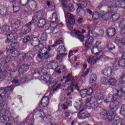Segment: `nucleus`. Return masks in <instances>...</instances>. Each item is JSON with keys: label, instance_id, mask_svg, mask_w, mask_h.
Masks as SVG:
<instances>
[{"label": "nucleus", "instance_id": "1", "mask_svg": "<svg viewBox=\"0 0 125 125\" xmlns=\"http://www.w3.org/2000/svg\"><path fill=\"white\" fill-rule=\"evenodd\" d=\"M72 74L69 73L67 76H63V79L65 80V82L67 83V84H70V87H67L66 88H63V92H65V95L69 96L71 95V92H74V89H77V90H80L79 88V85H78L76 80L73 79L71 78Z\"/></svg>", "mask_w": 125, "mask_h": 125}, {"label": "nucleus", "instance_id": "2", "mask_svg": "<svg viewBox=\"0 0 125 125\" xmlns=\"http://www.w3.org/2000/svg\"><path fill=\"white\" fill-rule=\"evenodd\" d=\"M110 0H104V2H107V10H108V14L109 13H114L117 11V7L120 8H125V0H122V1H112Z\"/></svg>", "mask_w": 125, "mask_h": 125}, {"label": "nucleus", "instance_id": "3", "mask_svg": "<svg viewBox=\"0 0 125 125\" xmlns=\"http://www.w3.org/2000/svg\"><path fill=\"white\" fill-rule=\"evenodd\" d=\"M103 99V95L99 94L97 96V99L95 97H92L90 99H87L85 102L84 106L89 107L91 104H94V106H98L101 104V102L98 103V101Z\"/></svg>", "mask_w": 125, "mask_h": 125}, {"label": "nucleus", "instance_id": "4", "mask_svg": "<svg viewBox=\"0 0 125 125\" xmlns=\"http://www.w3.org/2000/svg\"><path fill=\"white\" fill-rule=\"evenodd\" d=\"M104 103H110L111 102L110 105V109L114 108L112 106H114V107L120 106V102L118 100V96L116 95H113V96L111 95H109L104 100Z\"/></svg>", "mask_w": 125, "mask_h": 125}, {"label": "nucleus", "instance_id": "5", "mask_svg": "<svg viewBox=\"0 0 125 125\" xmlns=\"http://www.w3.org/2000/svg\"><path fill=\"white\" fill-rule=\"evenodd\" d=\"M112 13H113L109 14V10H107V12L103 16L102 19L103 20H109L111 21V22H115V21H117L121 16L119 14L112 15Z\"/></svg>", "mask_w": 125, "mask_h": 125}, {"label": "nucleus", "instance_id": "6", "mask_svg": "<svg viewBox=\"0 0 125 125\" xmlns=\"http://www.w3.org/2000/svg\"><path fill=\"white\" fill-rule=\"evenodd\" d=\"M9 99V97L6 94V90L3 88H0V111L3 109L4 105L2 104V102H4V100Z\"/></svg>", "mask_w": 125, "mask_h": 125}, {"label": "nucleus", "instance_id": "7", "mask_svg": "<svg viewBox=\"0 0 125 125\" xmlns=\"http://www.w3.org/2000/svg\"><path fill=\"white\" fill-rule=\"evenodd\" d=\"M36 21V20L32 19L30 22L27 23L26 25L22 28L21 33L19 34V37H22V36H24V35L29 33L31 29V25L32 24H33V23H35Z\"/></svg>", "mask_w": 125, "mask_h": 125}, {"label": "nucleus", "instance_id": "8", "mask_svg": "<svg viewBox=\"0 0 125 125\" xmlns=\"http://www.w3.org/2000/svg\"><path fill=\"white\" fill-rule=\"evenodd\" d=\"M87 108L85 105L83 106V109H81L80 111L78 113V117L79 119H86V118H90V114L88 113L87 112H83V111H85Z\"/></svg>", "mask_w": 125, "mask_h": 125}, {"label": "nucleus", "instance_id": "9", "mask_svg": "<svg viewBox=\"0 0 125 125\" xmlns=\"http://www.w3.org/2000/svg\"><path fill=\"white\" fill-rule=\"evenodd\" d=\"M39 28H45L46 30H48L50 27V24L47 23L45 19H41L37 23Z\"/></svg>", "mask_w": 125, "mask_h": 125}, {"label": "nucleus", "instance_id": "10", "mask_svg": "<svg viewBox=\"0 0 125 125\" xmlns=\"http://www.w3.org/2000/svg\"><path fill=\"white\" fill-rule=\"evenodd\" d=\"M88 3V2H87V1H84L82 2L81 4H77V13H80V14H84V11L83 9L84 8V7H86Z\"/></svg>", "mask_w": 125, "mask_h": 125}, {"label": "nucleus", "instance_id": "11", "mask_svg": "<svg viewBox=\"0 0 125 125\" xmlns=\"http://www.w3.org/2000/svg\"><path fill=\"white\" fill-rule=\"evenodd\" d=\"M41 80L45 82L46 83H49V84H51V83H54L52 79L50 77V76H49V75H47V73H45L43 75H42Z\"/></svg>", "mask_w": 125, "mask_h": 125}, {"label": "nucleus", "instance_id": "12", "mask_svg": "<svg viewBox=\"0 0 125 125\" xmlns=\"http://www.w3.org/2000/svg\"><path fill=\"white\" fill-rule=\"evenodd\" d=\"M113 110H114V107L110 108V110L108 111V113L106 116V119H107V120L109 122H112V121H114V119H115L116 111Z\"/></svg>", "mask_w": 125, "mask_h": 125}, {"label": "nucleus", "instance_id": "13", "mask_svg": "<svg viewBox=\"0 0 125 125\" xmlns=\"http://www.w3.org/2000/svg\"><path fill=\"white\" fill-rule=\"evenodd\" d=\"M65 19L68 20V21L71 25L75 23V16L71 13H67L66 15H65Z\"/></svg>", "mask_w": 125, "mask_h": 125}, {"label": "nucleus", "instance_id": "14", "mask_svg": "<svg viewBox=\"0 0 125 125\" xmlns=\"http://www.w3.org/2000/svg\"><path fill=\"white\" fill-rule=\"evenodd\" d=\"M99 59H100V58H97L95 56H90L88 58L87 61L88 64L94 65V64H95L97 61L99 60Z\"/></svg>", "mask_w": 125, "mask_h": 125}, {"label": "nucleus", "instance_id": "15", "mask_svg": "<svg viewBox=\"0 0 125 125\" xmlns=\"http://www.w3.org/2000/svg\"><path fill=\"white\" fill-rule=\"evenodd\" d=\"M29 65L27 64H21V67L19 69V74H23V73H26L27 71H29Z\"/></svg>", "mask_w": 125, "mask_h": 125}, {"label": "nucleus", "instance_id": "16", "mask_svg": "<svg viewBox=\"0 0 125 125\" xmlns=\"http://www.w3.org/2000/svg\"><path fill=\"white\" fill-rule=\"evenodd\" d=\"M74 34H75L76 39L80 40V42H84V36L81 34V31H80V30H75Z\"/></svg>", "mask_w": 125, "mask_h": 125}, {"label": "nucleus", "instance_id": "17", "mask_svg": "<svg viewBox=\"0 0 125 125\" xmlns=\"http://www.w3.org/2000/svg\"><path fill=\"white\" fill-rule=\"evenodd\" d=\"M21 24V21L18 19H15L12 21V27L13 29H17Z\"/></svg>", "mask_w": 125, "mask_h": 125}, {"label": "nucleus", "instance_id": "18", "mask_svg": "<svg viewBox=\"0 0 125 125\" xmlns=\"http://www.w3.org/2000/svg\"><path fill=\"white\" fill-rule=\"evenodd\" d=\"M29 117L27 116L24 121H23L21 125H33L35 122L34 118H32L31 120H29Z\"/></svg>", "mask_w": 125, "mask_h": 125}, {"label": "nucleus", "instance_id": "19", "mask_svg": "<svg viewBox=\"0 0 125 125\" xmlns=\"http://www.w3.org/2000/svg\"><path fill=\"white\" fill-rule=\"evenodd\" d=\"M66 67L63 65H60L56 67V73L60 74L61 73H65L66 72Z\"/></svg>", "mask_w": 125, "mask_h": 125}, {"label": "nucleus", "instance_id": "20", "mask_svg": "<svg viewBox=\"0 0 125 125\" xmlns=\"http://www.w3.org/2000/svg\"><path fill=\"white\" fill-rule=\"evenodd\" d=\"M7 37L11 41V42H13L16 40L15 37H17V33L15 31H13L9 34Z\"/></svg>", "mask_w": 125, "mask_h": 125}, {"label": "nucleus", "instance_id": "21", "mask_svg": "<svg viewBox=\"0 0 125 125\" xmlns=\"http://www.w3.org/2000/svg\"><path fill=\"white\" fill-rule=\"evenodd\" d=\"M83 69H82V76L83 78H84L88 75V73H89V69H86V67H87V65H86V64H83Z\"/></svg>", "mask_w": 125, "mask_h": 125}, {"label": "nucleus", "instance_id": "22", "mask_svg": "<svg viewBox=\"0 0 125 125\" xmlns=\"http://www.w3.org/2000/svg\"><path fill=\"white\" fill-rule=\"evenodd\" d=\"M8 122H9V117L6 115H2L0 118V123H1V124H7Z\"/></svg>", "mask_w": 125, "mask_h": 125}, {"label": "nucleus", "instance_id": "23", "mask_svg": "<svg viewBox=\"0 0 125 125\" xmlns=\"http://www.w3.org/2000/svg\"><path fill=\"white\" fill-rule=\"evenodd\" d=\"M49 99L48 97H45L42 99V105L43 107H47Z\"/></svg>", "mask_w": 125, "mask_h": 125}, {"label": "nucleus", "instance_id": "24", "mask_svg": "<svg viewBox=\"0 0 125 125\" xmlns=\"http://www.w3.org/2000/svg\"><path fill=\"white\" fill-rule=\"evenodd\" d=\"M106 34L108 37H114L116 34V29L114 28H109Z\"/></svg>", "mask_w": 125, "mask_h": 125}, {"label": "nucleus", "instance_id": "25", "mask_svg": "<svg viewBox=\"0 0 125 125\" xmlns=\"http://www.w3.org/2000/svg\"><path fill=\"white\" fill-rule=\"evenodd\" d=\"M103 74L104 76L110 77L112 75V68L111 67H107L104 70Z\"/></svg>", "mask_w": 125, "mask_h": 125}, {"label": "nucleus", "instance_id": "26", "mask_svg": "<svg viewBox=\"0 0 125 125\" xmlns=\"http://www.w3.org/2000/svg\"><path fill=\"white\" fill-rule=\"evenodd\" d=\"M83 99L79 100L77 101V102L75 103V106H76V109L80 110L82 106L83 105Z\"/></svg>", "mask_w": 125, "mask_h": 125}, {"label": "nucleus", "instance_id": "27", "mask_svg": "<svg viewBox=\"0 0 125 125\" xmlns=\"http://www.w3.org/2000/svg\"><path fill=\"white\" fill-rule=\"evenodd\" d=\"M35 111L37 114H39L40 118H43V120H46L47 119L46 117L44 116V112H43V110L39 109L37 111V109H36Z\"/></svg>", "mask_w": 125, "mask_h": 125}, {"label": "nucleus", "instance_id": "28", "mask_svg": "<svg viewBox=\"0 0 125 125\" xmlns=\"http://www.w3.org/2000/svg\"><path fill=\"white\" fill-rule=\"evenodd\" d=\"M32 40L31 44H32L33 46H37L39 45V43H40V40L37 37L32 38Z\"/></svg>", "mask_w": 125, "mask_h": 125}, {"label": "nucleus", "instance_id": "29", "mask_svg": "<svg viewBox=\"0 0 125 125\" xmlns=\"http://www.w3.org/2000/svg\"><path fill=\"white\" fill-rule=\"evenodd\" d=\"M13 7V12L16 13V12H18L20 10V4L19 3H15L14 4Z\"/></svg>", "mask_w": 125, "mask_h": 125}, {"label": "nucleus", "instance_id": "30", "mask_svg": "<svg viewBox=\"0 0 125 125\" xmlns=\"http://www.w3.org/2000/svg\"><path fill=\"white\" fill-rule=\"evenodd\" d=\"M93 37H90L85 42V46H86V47H88V46L93 42Z\"/></svg>", "mask_w": 125, "mask_h": 125}, {"label": "nucleus", "instance_id": "31", "mask_svg": "<svg viewBox=\"0 0 125 125\" xmlns=\"http://www.w3.org/2000/svg\"><path fill=\"white\" fill-rule=\"evenodd\" d=\"M118 66L119 67H125V58L121 57L118 61Z\"/></svg>", "mask_w": 125, "mask_h": 125}, {"label": "nucleus", "instance_id": "32", "mask_svg": "<svg viewBox=\"0 0 125 125\" xmlns=\"http://www.w3.org/2000/svg\"><path fill=\"white\" fill-rule=\"evenodd\" d=\"M96 81H97V76H96V75L94 74H91L89 81L90 83H95Z\"/></svg>", "mask_w": 125, "mask_h": 125}, {"label": "nucleus", "instance_id": "33", "mask_svg": "<svg viewBox=\"0 0 125 125\" xmlns=\"http://www.w3.org/2000/svg\"><path fill=\"white\" fill-rule=\"evenodd\" d=\"M10 61H11V57L9 56L1 60V62L2 63V64H5V63H9Z\"/></svg>", "mask_w": 125, "mask_h": 125}, {"label": "nucleus", "instance_id": "34", "mask_svg": "<svg viewBox=\"0 0 125 125\" xmlns=\"http://www.w3.org/2000/svg\"><path fill=\"white\" fill-rule=\"evenodd\" d=\"M0 14L2 16H6L8 14V12L7 11V9L5 7H3L0 10Z\"/></svg>", "mask_w": 125, "mask_h": 125}, {"label": "nucleus", "instance_id": "35", "mask_svg": "<svg viewBox=\"0 0 125 125\" xmlns=\"http://www.w3.org/2000/svg\"><path fill=\"white\" fill-rule=\"evenodd\" d=\"M42 16V11H39L37 13H36L33 17V19H35V20H36V21L38 20V17L39 18H41Z\"/></svg>", "mask_w": 125, "mask_h": 125}, {"label": "nucleus", "instance_id": "36", "mask_svg": "<svg viewBox=\"0 0 125 125\" xmlns=\"http://www.w3.org/2000/svg\"><path fill=\"white\" fill-rule=\"evenodd\" d=\"M107 115L108 114L107 113V111L105 110H102L100 113V116L103 119H104V120H106V119H107Z\"/></svg>", "mask_w": 125, "mask_h": 125}, {"label": "nucleus", "instance_id": "37", "mask_svg": "<svg viewBox=\"0 0 125 125\" xmlns=\"http://www.w3.org/2000/svg\"><path fill=\"white\" fill-rule=\"evenodd\" d=\"M10 30V28L8 25H4L2 28V32L4 33L5 35H6L7 33H8Z\"/></svg>", "mask_w": 125, "mask_h": 125}, {"label": "nucleus", "instance_id": "38", "mask_svg": "<svg viewBox=\"0 0 125 125\" xmlns=\"http://www.w3.org/2000/svg\"><path fill=\"white\" fill-rule=\"evenodd\" d=\"M100 17V15H99V13L98 12L95 11L93 14L92 16V18L93 20H98Z\"/></svg>", "mask_w": 125, "mask_h": 125}, {"label": "nucleus", "instance_id": "39", "mask_svg": "<svg viewBox=\"0 0 125 125\" xmlns=\"http://www.w3.org/2000/svg\"><path fill=\"white\" fill-rule=\"evenodd\" d=\"M91 52L93 54H95V55H99V54L101 53V51L98 52V49L96 47L91 49Z\"/></svg>", "mask_w": 125, "mask_h": 125}, {"label": "nucleus", "instance_id": "40", "mask_svg": "<svg viewBox=\"0 0 125 125\" xmlns=\"http://www.w3.org/2000/svg\"><path fill=\"white\" fill-rule=\"evenodd\" d=\"M80 96L83 98H85V97L87 96V94H86V90L85 89L80 90Z\"/></svg>", "mask_w": 125, "mask_h": 125}, {"label": "nucleus", "instance_id": "41", "mask_svg": "<svg viewBox=\"0 0 125 125\" xmlns=\"http://www.w3.org/2000/svg\"><path fill=\"white\" fill-rule=\"evenodd\" d=\"M58 52H59V53H60V52L63 53L66 51V48H65L64 46L61 45L58 48Z\"/></svg>", "mask_w": 125, "mask_h": 125}, {"label": "nucleus", "instance_id": "42", "mask_svg": "<svg viewBox=\"0 0 125 125\" xmlns=\"http://www.w3.org/2000/svg\"><path fill=\"white\" fill-rule=\"evenodd\" d=\"M65 56H67V53H61L57 56V59L58 60H61L63 59L64 57H65Z\"/></svg>", "mask_w": 125, "mask_h": 125}, {"label": "nucleus", "instance_id": "43", "mask_svg": "<svg viewBox=\"0 0 125 125\" xmlns=\"http://www.w3.org/2000/svg\"><path fill=\"white\" fill-rule=\"evenodd\" d=\"M35 57V54L32 52H29L27 54V57L29 60H32V59Z\"/></svg>", "mask_w": 125, "mask_h": 125}, {"label": "nucleus", "instance_id": "44", "mask_svg": "<svg viewBox=\"0 0 125 125\" xmlns=\"http://www.w3.org/2000/svg\"><path fill=\"white\" fill-rule=\"evenodd\" d=\"M107 48L109 50H113V49H115V46L112 44V43H108L106 44Z\"/></svg>", "mask_w": 125, "mask_h": 125}, {"label": "nucleus", "instance_id": "45", "mask_svg": "<svg viewBox=\"0 0 125 125\" xmlns=\"http://www.w3.org/2000/svg\"><path fill=\"white\" fill-rule=\"evenodd\" d=\"M29 2L28 0H20V3L22 6L27 5Z\"/></svg>", "mask_w": 125, "mask_h": 125}, {"label": "nucleus", "instance_id": "46", "mask_svg": "<svg viewBox=\"0 0 125 125\" xmlns=\"http://www.w3.org/2000/svg\"><path fill=\"white\" fill-rule=\"evenodd\" d=\"M109 84L110 85H115V83H117V80L111 78L109 80Z\"/></svg>", "mask_w": 125, "mask_h": 125}, {"label": "nucleus", "instance_id": "47", "mask_svg": "<svg viewBox=\"0 0 125 125\" xmlns=\"http://www.w3.org/2000/svg\"><path fill=\"white\" fill-rule=\"evenodd\" d=\"M85 90H86L87 95H91L92 92H93V90L91 87H90L88 89H85Z\"/></svg>", "mask_w": 125, "mask_h": 125}, {"label": "nucleus", "instance_id": "48", "mask_svg": "<svg viewBox=\"0 0 125 125\" xmlns=\"http://www.w3.org/2000/svg\"><path fill=\"white\" fill-rule=\"evenodd\" d=\"M120 114L124 116V117H125V104L122 105V109L120 111Z\"/></svg>", "mask_w": 125, "mask_h": 125}, {"label": "nucleus", "instance_id": "49", "mask_svg": "<svg viewBox=\"0 0 125 125\" xmlns=\"http://www.w3.org/2000/svg\"><path fill=\"white\" fill-rule=\"evenodd\" d=\"M41 41L44 42V41H46L47 40V34L46 33H43L42 35L41 38Z\"/></svg>", "mask_w": 125, "mask_h": 125}, {"label": "nucleus", "instance_id": "50", "mask_svg": "<svg viewBox=\"0 0 125 125\" xmlns=\"http://www.w3.org/2000/svg\"><path fill=\"white\" fill-rule=\"evenodd\" d=\"M50 20H53V19H55V22H56V20L58 19L57 14L54 13L52 14V17H50Z\"/></svg>", "mask_w": 125, "mask_h": 125}, {"label": "nucleus", "instance_id": "51", "mask_svg": "<svg viewBox=\"0 0 125 125\" xmlns=\"http://www.w3.org/2000/svg\"><path fill=\"white\" fill-rule=\"evenodd\" d=\"M119 27L120 28H125V19L123 20L120 24H119Z\"/></svg>", "mask_w": 125, "mask_h": 125}, {"label": "nucleus", "instance_id": "52", "mask_svg": "<svg viewBox=\"0 0 125 125\" xmlns=\"http://www.w3.org/2000/svg\"><path fill=\"white\" fill-rule=\"evenodd\" d=\"M119 83H125V75L121 76L119 79Z\"/></svg>", "mask_w": 125, "mask_h": 125}, {"label": "nucleus", "instance_id": "53", "mask_svg": "<svg viewBox=\"0 0 125 125\" xmlns=\"http://www.w3.org/2000/svg\"><path fill=\"white\" fill-rule=\"evenodd\" d=\"M56 65H57V62H56L52 61L48 63V66H52V68H53V67H55Z\"/></svg>", "mask_w": 125, "mask_h": 125}, {"label": "nucleus", "instance_id": "54", "mask_svg": "<svg viewBox=\"0 0 125 125\" xmlns=\"http://www.w3.org/2000/svg\"><path fill=\"white\" fill-rule=\"evenodd\" d=\"M28 3H29V5H31V6H34L37 4V3L34 0H30L28 1Z\"/></svg>", "mask_w": 125, "mask_h": 125}, {"label": "nucleus", "instance_id": "55", "mask_svg": "<svg viewBox=\"0 0 125 125\" xmlns=\"http://www.w3.org/2000/svg\"><path fill=\"white\" fill-rule=\"evenodd\" d=\"M112 125H122V122L119 120L113 122Z\"/></svg>", "mask_w": 125, "mask_h": 125}, {"label": "nucleus", "instance_id": "56", "mask_svg": "<svg viewBox=\"0 0 125 125\" xmlns=\"http://www.w3.org/2000/svg\"><path fill=\"white\" fill-rule=\"evenodd\" d=\"M49 56H50V54H49V53L46 51L44 53L43 58H44L45 59H47V58H49Z\"/></svg>", "mask_w": 125, "mask_h": 125}, {"label": "nucleus", "instance_id": "57", "mask_svg": "<svg viewBox=\"0 0 125 125\" xmlns=\"http://www.w3.org/2000/svg\"><path fill=\"white\" fill-rule=\"evenodd\" d=\"M30 40L31 38L30 36H25L23 39V42L26 43V42H29V41Z\"/></svg>", "mask_w": 125, "mask_h": 125}, {"label": "nucleus", "instance_id": "58", "mask_svg": "<svg viewBox=\"0 0 125 125\" xmlns=\"http://www.w3.org/2000/svg\"><path fill=\"white\" fill-rule=\"evenodd\" d=\"M123 91H122V90L121 91H117V95L114 94V95H117V98L118 97H122L123 96Z\"/></svg>", "mask_w": 125, "mask_h": 125}, {"label": "nucleus", "instance_id": "59", "mask_svg": "<svg viewBox=\"0 0 125 125\" xmlns=\"http://www.w3.org/2000/svg\"><path fill=\"white\" fill-rule=\"evenodd\" d=\"M19 56L21 60H24V59H25L26 57H27V55H26V54H22L19 55Z\"/></svg>", "mask_w": 125, "mask_h": 125}, {"label": "nucleus", "instance_id": "60", "mask_svg": "<svg viewBox=\"0 0 125 125\" xmlns=\"http://www.w3.org/2000/svg\"><path fill=\"white\" fill-rule=\"evenodd\" d=\"M6 50H7V52H9V54H15V52L13 51L12 49H9L8 48H6Z\"/></svg>", "mask_w": 125, "mask_h": 125}, {"label": "nucleus", "instance_id": "61", "mask_svg": "<svg viewBox=\"0 0 125 125\" xmlns=\"http://www.w3.org/2000/svg\"><path fill=\"white\" fill-rule=\"evenodd\" d=\"M14 48L16 49L17 48H19V42H14V45H13Z\"/></svg>", "mask_w": 125, "mask_h": 125}, {"label": "nucleus", "instance_id": "62", "mask_svg": "<svg viewBox=\"0 0 125 125\" xmlns=\"http://www.w3.org/2000/svg\"><path fill=\"white\" fill-rule=\"evenodd\" d=\"M55 42L56 45H59L60 44H62V43H63V41L58 40Z\"/></svg>", "mask_w": 125, "mask_h": 125}, {"label": "nucleus", "instance_id": "63", "mask_svg": "<svg viewBox=\"0 0 125 125\" xmlns=\"http://www.w3.org/2000/svg\"><path fill=\"white\" fill-rule=\"evenodd\" d=\"M121 28V35L123 37H125V27Z\"/></svg>", "mask_w": 125, "mask_h": 125}, {"label": "nucleus", "instance_id": "64", "mask_svg": "<svg viewBox=\"0 0 125 125\" xmlns=\"http://www.w3.org/2000/svg\"><path fill=\"white\" fill-rule=\"evenodd\" d=\"M38 57L40 59H42L43 58V53H39L38 54Z\"/></svg>", "mask_w": 125, "mask_h": 125}]
</instances>
